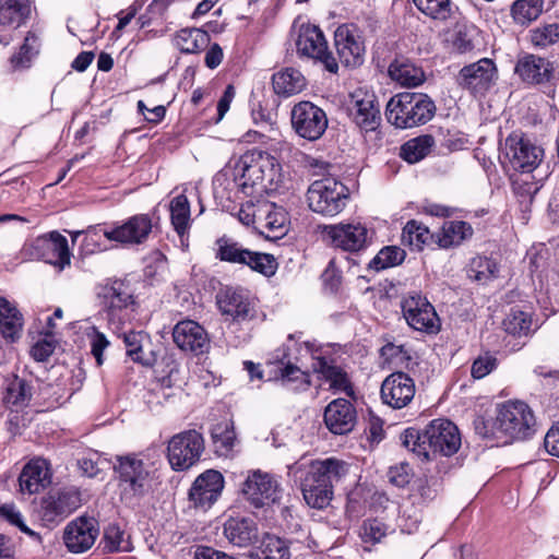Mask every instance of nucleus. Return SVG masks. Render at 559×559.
Returning a JSON list of instances; mask_svg holds the SVG:
<instances>
[{"instance_id":"54","label":"nucleus","mask_w":559,"mask_h":559,"mask_svg":"<svg viewBox=\"0 0 559 559\" xmlns=\"http://www.w3.org/2000/svg\"><path fill=\"white\" fill-rule=\"evenodd\" d=\"M104 549L109 552L130 551L132 549L129 536L117 525H109L104 534Z\"/></svg>"},{"instance_id":"5","label":"nucleus","mask_w":559,"mask_h":559,"mask_svg":"<svg viewBox=\"0 0 559 559\" xmlns=\"http://www.w3.org/2000/svg\"><path fill=\"white\" fill-rule=\"evenodd\" d=\"M436 112L432 99L423 93L403 92L394 95L386 104L388 121L399 129H409L430 121Z\"/></svg>"},{"instance_id":"38","label":"nucleus","mask_w":559,"mask_h":559,"mask_svg":"<svg viewBox=\"0 0 559 559\" xmlns=\"http://www.w3.org/2000/svg\"><path fill=\"white\" fill-rule=\"evenodd\" d=\"M40 46V36L37 33L29 31L26 34L19 51L13 53L10 58L11 68L15 71L28 69L34 58L39 53Z\"/></svg>"},{"instance_id":"19","label":"nucleus","mask_w":559,"mask_h":559,"mask_svg":"<svg viewBox=\"0 0 559 559\" xmlns=\"http://www.w3.org/2000/svg\"><path fill=\"white\" fill-rule=\"evenodd\" d=\"M225 479L221 472L206 469L200 474L189 489V502L195 510L205 512L211 509L221 497Z\"/></svg>"},{"instance_id":"51","label":"nucleus","mask_w":559,"mask_h":559,"mask_svg":"<svg viewBox=\"0 0 559 559\" xmlns=\"http://www.w3.org/2000/svg\"><path fill=\"white\" fill-rule=\"evenodd\" d=\"M498 265L496 261L487 257L472 259L468 267V276L477 282L486 283L496 277Z\"/></svg>"},{"instance_id":"16","label":"nucleus","mask_w":559,"mask_h":559,"mask_svg":"<svg viewBox=\"0 0 559 559\" xmlns=\"http://www.w3.org/2000/svg\"><path fill=\"white\" fill-rule=\"evenodd\" d=\"M347 112L352 121L361 132L376 131L381 122L380 109L373 92L356 88L349 95Z\"/></svg>"},{"instance_id":"30","label":"nucleus","mask_w":559,"mask_h":559,"mask_svg":"<svg viewBox=\"0 0 559 559\" xmlns=\"http://www.w3.org/2000/svg\"><path fill=\"white\" fill-rule=\"evenodd\" d=\"M324 423L335 435L348 433L356 424V409L349 401L336 399L325 407Z\"/></svg>"},{"instance_id":"45","label":"nucleus","mask_w":559,"mask_h":559,"mask_svg":"<svg viewBox=\"0 0 559 559\" xmlns=\"http://www.w3.org/2000/svg\"><path fill=\"white\" fill-rule=\"evenodd\" d=\"M211 435L216 452L222 455H226L233 450L236 441V435L231 423L225 420L216 424L212 428Z\"/></svg>"},{"instance_id":"34","label":"nucleus","mask_w":559,"mask_h":559,"mask_svg":"<svg viewBox=\"0 0 559 559\" xmlns=\"http://www.w3.org/2000/svg\"><path fill=\"white\" fill-rule=\"evenodd\" d=\"M24 319L16 305L0 296V333L11 342L20 338Z\"/></svg>"},{"instance_id":"64","label":"nucleus","mask_w":559,"mask_h":559,"mask_svg":"<svg viewBox=\"0 0 559 559\" xmlns=\"http://www.w3.org/2000/svg\"><path fill=\"white\" fill-rule=\"evenodd\" d=\"M544 444L550 455L559 457V425L552 426L548 430Z\"/></svg>"},{"instance_id":"43","label":"nucleus","mask_w":559,"mask_h":559,"mask_svg":"<svg viewBox=\"0 0 559 559\" xmlns=\"http://www.w3.org/2000/svg\"><path fill=\"white\" fill-rule=\"evenodd\" d=\"M171 224L179 236L190 227V203L185 194L175 197L169 204Z\"/></svg>"},{"instance_id":"49","label":"nucleus","mask_w":559,"mask_h":559,"mask_svg":"<svg viewBox=\"0 0 559 559\" xmlns=\"http://www.w3.org/2000/svg\"><path fill=\"white\" fill-rule=\"evenodd\" d=\"M264 163H267V167L263 168V182L259 186L258 193L276 191L283 183L281 166L275 158L266 153Z\"/></svg>"},{"instance_id":"48","label":"nucleus","mask_w":559,"mask_h":559,"mask_svg":"<svg viewBox=\"0 0 559 559\" xmlns=\"http://www.w3.org/2000/svg\"><path fill=\"white\" fill-rule=\"evenodd\" d=\"M148 340V336L142 332L129 331L123 334V343L127 348V355L135 362L142 365H150L151 361L144 356L143 345Z\"/></svg>"},{"instance_id":"21","label":"nucleus","mask_w":559,"mask_h":559,"mask_svg":"<svg viewBox=\"0 0 559 559\" xmlns=\"http://www.w3.org/2000/svg\"><path fill=\"white\" fill-rule=\"evenodd\" d=\"M217 305L226 321L242 324L255 318V305L242 288H227L217 296Z\"/></svg>"},{"instance_id":"50","label":"nucleus","mask_w":559,"mask_h":559,"mask_svg":"<svg viewBox=\"0 0 559 559\" xmlns=\"http://www.w3.org/2000/svg\"><path fill=\"white\" fill-rule=\"evenodd\" d=\"M260 559H289L287 543L276 535L266 534L261 542Z\"/></svg>"},{"instance_id":"4","label":"nucleus","mask_w":559,"mask_h":559,"mask_svg":"<svg viewBox=\"0 0 559 559\" xmlns=\"http://www.w3.org/2000/svg\"><path fill=\"white\" fill-rule=\"evenodd\" d=\"M114 469L124 501L141 499L152 493L157 485L156 469L139 454L117 456Z\"/></svg>"},{"instance_id":"32","label":"nucleus","mask_w":559,"mask_h":559,"mask_svg":"<svg viewBox=\"0 0 559 559\" xmlns=\"http://www.w3.org/2000/svg\"><path fill=\"white\" fill-rule=\"evenodd\" d=\"M313 371L319 373L321 379L329 383V389L334 393H344L347 396L354 395V388L348 373L340 366L318 357L312 365Z\"/></svg>"},{"instance_id":"15","label":"nucleus","mask_w":559,"mask_h":559,"mask_svg":"<svg viewBox=\"0 0 559 559\" xmlns=\"http://www.w3.org/2000/svg\"><path fill=\"white\" fill-rule=\"evenodd\" d=\"M323 235L333 247L352 253L365 250L372 239V231L359 222L324 226Z\"/></svg>"},{"instance_id":"25","label":"nucleus","mask_w":559,"mask_h":559,"mask_svg":"<svg viewBox=\"0 0 559 559\" xmlns=\"http://www.w3.org/2000/svg\"><path fill=\"white\" fill-rule=\"evenodd\" d=\"M415 396L414 380L402 371L389 374L381 384V400L395 409L407 406Z\"/></svg>"},{"instance_id":"37","label":"nucleus","mask_w":559,"mask_h":559,"mask_svg":"<svg viewBox=\"0 0 559 559\" xmlns=\"http://www.w3.org/2000/svg\"><path fill=\"white\" fill-rule=\"evenodd\" d=\"M473 227L467 222H444L438 237V243L444 249L460 246L463 241L469 239L473 236Z\"/></svg>"},{"instance_id":"35","label":"nucleus","mask_w":559,"mask_h":559,"mask_svg":"<svg viewBox=\"0 0 559 559\" xmlns=\"http://www.w3.org/2000/svg\"><path fill=\"white\" fill-rule=\"evenodd\" d=\"M29 13L28 0H0V31L19 26ZM10 36L0 35V44L8 45Z\"/></svg>"},{"instance_id":"27","label":"nucleus","mask_w":559,"mask_h":559,"mask_svg":"<svg viewBox=\"0 0 559 559\" xmlns=\"http://www.w3.org/2000/svg\"><path fill=\"white\" fill-rule=\"evenodd\" d=\"M98 535L94 519L79 518L70 522L63 534L64 544L71 552H83L90 549Z\"/></svg>"},{"instance_id":"23","label":"nucleus","mask_w":559,"mask_h":559,"mask_svg":"<svg viewBox=\"0 0 559 559\" xmlns=\"http://www.w3.org/2000/svg\"><path fill=\"white\" fill-rule=\"evenodd\" d=\"M514 70L523 82L533 85L555 84L559 81L556 63L532 53L520 57Z\"/></svg>"},{"instance_id":"60","label":"nucleus","mask_w":559,"mask_h":559,"mask_svg":"<svg viewBox=\"0 0 559 559\" xmlns=\"http://www.w3.org/2000/svg\"><path fill=\"white\" fill-rule=\"evenodd\" d=\"M497 367V359L490 354H485L476 358L472 365V376L475 379H483Z\"/></svg>"},{"instance_id":"63","label":"nucleus","mask_w":559,"mask_h":559,"mask_svg":"<svg viewBox=\"0 0 559 559\" xmlns=\"http://www.w3.org/2000/svg\"><path fill=\"white\" fill-rule=\"evenodd\" d=\"M194 559H236L225 552L218 551L210 546L199 545L193 550Z\"/></svg>"},{"instance_id":"53","label":"nucleus","mask_w":559,"mask_h":559,"mask_svg":"<svg viewBox=\"0 0 559 559\" xmlns=\"http://www.w3.org/2000/svg\"><path fill=\"white\" fill-rule=\"evenodd\" d=\"M502 324L508 334L526 336L531 331L532 320L527 313L521 310H512L503 320Z\"/></svg>"},{"instance_id":"24","label":"nucleus","mask_w":559,"mask_h":559,"mask_svg":"<svg viewBox=\"0 0 559 559\" xmlns=\"http://www.w3.org/2000/svg\"><path fill=\"white\" fill-rule=\"evenodd\" d=\"M403 316L411 328L428 333L437 332L439 318L433 306L418 294L408 295L402 301Z\"/></svg>"},{"instance_id":"33","label":"nucleus","mask_w":559,"mask_h":559,"mask_svg":"<svg viewBox=\"0 0 559 559\" xmlns=\"http://www.w3.org/2000/svg\"><path fill=\"white\" fill-rule=\"evenodd\" d=\"M224 535L231 544L245 547L257 539V524L250 518H229L224 523Z\"/></svg>"},{"instance_id":"8","label":"nucleus","mask_w":559,"mask_h":559,"mask_svg":"<svg viewBox=\"0 0 559 559\" xmlns=\"http://www.w3.org/2000/svg\"><path fill=\"white\" fill-rule=\"evenodd\" d=\"M153 231V223L147 214H136L128 218L123 224L111 229L91 228L84 238V248L88 252H94L96 241L103 233L104 237L110 241H116L124 246H139L147 241ZM97 250H102L100 247Z\"/></svg>"},{"instance_id":"12","label":"nucleus","mask_w":559,"mask_h":559,"mask_svg":"<svg viewBox=\"0 0 559 559\" xmlns=\"http://www.w3.org/2000/svg\"><path fill=\"white\" fill-rule=\"evenodd\" d=\"M535 423L534 414L526 403L509 401L498 408L495 428L511 439H525L532 433Z\"/></svg>"},{"instance_id":"56","label":"nucleus","mask_w":559,"mask_h":559,"mask_svg":"<svg viewBox=\"0 0 559 559\" xmlns=\"http://www.w3.org/2000/svg\"><path fill=\"white\" fill-rule=\"evenodd\" d=\"M559 40V24H546L531 31V41L536 47H547Z\"/></svg>"},{"instance_id":"29","label":"nucleus","mask_w":559,"mask_h":559,"mask_svg":"<svg viewBox=\"0 0 559 559\" xmlns=\"http://www.w3.org/2000/svg\"><path fill=\"white\" fill-rule=\"evenodd\" d=\"M176 345L186 352L202 354L209 346L206 331L198 322L185 320L178 322L173 331Z\"/></svg>"},{"instance_id":"6","label":"nucleus","mask_w":559,"mask_h":559,"mask_svg":"<svg viewBox=\"0 0 559 559\" xmlns=\"http://www.w3.org/2000/svg\"><path fill=\"white\" fill-rule=\"evenodd\" d=\"M312 345L308 342L299 343L294 335H289L286 343L275 349L273 353L274 362L281 364L280 376L276 381L281 386L293 391L300 392L309 389L311 382L306 371L292 362V359L298 361L306 354H311Z\"/></svg>"},{"instance_id":"36","label":"nucleus","mask_w":559,"mask_h":559,"mask_svg":"<svg viewBox=\"0 0 559 559\" xmlns=\"http://www.w3.org/2000/svg\"><path fill=\"white\" fill-rule=\"evenodd\" d=\"M274 92L282 97H290L300 93L306 86L305 76L294 68H286L273 74Z\"/></svg>"},{"instance_id":"55","label":"nucleus","mask_w":559,"mask_h":559,"mask_svg":"<svg viewBox=\"0 0 559 559\" xmlns=\"http://www.w3.org/2000/svg\"><path fill=\"white\" fill-rule=\"evenodd\" d=\"M419 11L435 20H445L451 12L449 0H413Z\"/></svg>"},{"instance_id":"14","label":"nucleus","mask_w":559,"mask_h":559,"mask_svg":"<svg viewBox=\"0 0 559 559\" xmlns=\"http://www.w3.org/2000/svg\"><path fill=\"white\" fill-rule=\"evenodd\" d=\"M203 451L204 439L194 429L173 436L167 444V457L174 471L190 468L200 460Z\"/></svg>"},{"instance_id":"10","label":"nucleus","mask_w":559,"mask_h":559,"mask_svg":"<svg viewBox=\"0 0 559 559\" xmlns=\"http://www.w3.org/2000/svg\"><path fill=\"white\" fill-rule=\"evenodd\" d=\"M348 199V189L334 178L313 181L308 188L309 207L325 216H335L343 211Z\"/></svg>"},{"instance_id":"47","label":"nucleus","mask_w":559,"mask_h":559,"mask_svg":"<svg viewBox=\"0 0 559 559\" xmlns=\"http://www.w3.org/2000/svg\"><path fill=\"white\" fill-rule=\"evenodd\" d=\"M543 5V0H516L511 9L512 16L519 24H528L540 15Z\"/></svg>"},{"instance_id":"46","label":"nucleus","mask_w":559,"mask_h":559,"mask_svg":"<svg viewBox=\"0 0 559 559\" xmlns=\"http://www.w3.org/2000/svg\"><path fill=\"white\" fill-rule=\"evenodd\" d=\"M31 386L17 377L10 380L5 386L3 401L7 405L24 406L31 400Z\"/></svg>"},{"instance_id":"9","label":"nucleus","mask_w":559,"mask_h":559,"mask_svg":"<svg viewBox=\"0 0 559 559\" xmlns=\"http://www.w3.org/2000/svg\"><path fill=\"white\" fill-rule=\"evenodd\" d=\"M216 247L215 257L223 262L246 265L267 277L277 270V262L272 254L249 250L231 238L217 239Z\"/></svg>"},{"instance_id":"59","label":"nucleus","mask_w":559,"mask_h":559,"mask_svg":"<svg viewBox=\"0 0 559 559\" xmlns=\"http://www.w3.org/2000/svg\"><path fill=\"white\" fill-rule=\"evenodd\" d=\"M0 516L5 519L12 525L17 526L23 533L31 536L35 535V532L26 526L23 516L19 509L14 504H3L0 507Z\"/></svg>"},{"instance_id":"3","label":"nucleus","mask_w":559,"mask_h":559,"mask_svg":"<svg viewBox=\"0 0 559 559\" xmlns=\"http://www.w3.org/2000/svg\"><path fill=\"white\" fill-rule=\"evenodd\" d=\"M504 156L515 171L531 175L532 181L522 179L523 190L536 194L549 176V167L543 165L544 150L522 134L512 133L506 139Z\"/></svg>"},{"instance_id":"61","label":"nucleus","mask_w":559,"mask_h":559,"mask_svg":"<svg viewBox=\"0 0 559 559\" xmlns=\"http://www.w3.org/2000/svg\"><path fill=\"white\" fill-rule=\"evenodd\" d=\"M55 348V341L51 337H45L33 345L31 355L36 361H45L51 356Z\"/></svg>"},{"instance_id":"2","label":"nucleus","mask_w":559,"mask_h":559,"mask_svg":"<svg viewBox=\"0 0 559 559\" xmlns=\"http://www.w3.org/2000/svg\"><path fill=\"white\" fill-rule=\"evenodd\" d=\"M401 439L405 448L424 461H429L437 454L453 455L461 447L457 427L444 418L433 419L423 430L408 428Z\"/></svg>"},{"instance_id":"44","label":"nucleus","mask_w":559,"mask_h":559,"mask_svg":"<svg viewBox=\"0 0 559 559\" xmlns=\"http://www.w3.org/2000/svg\"><path fill=\"white\" fill-rule=\"evenodd\" d=\"M428 227L421 223L412 219L406 223L402 231V242L409 246L413 250L420 251L430 238Z\"/></svg>"},{"instance_id":"26","label":"nucleus","mask_w":559,"mask_h":559,"mask_svg":"<svg viewBox=\"0 0 559 559\" xmlns=\"http://www.w3.org/2000/svg\"><path fill=\"white\" fill-rule=\"evenodd\" d=\"M496 76V67L490 59L465 66L459 75L460 85L473 94H484L491 85Z\"/></svg>"},{"instance_id":"41","label":"nucleus","mask_w":559,"mask_h":559,"mask_svg":"<svg viewBox=\"0 0 559 559\" xmlns=\"http://www.w3.org/2000/svg\"><path fill=\"white\" fill-rule=\"evenodd\" d=\"M435 144L430 134L419 135L411 139L401 146V157L409 164H415L428 155Z\"/></svg>"},{"instance_id":"11","label":"nucleus","mask_w":559,"mask_h":559,"mask_svg":"<svg viewBox=\"0 0 559 559\" xmlns=\"http://www.w3.org/2000/svg\"><path fill=\"white\" fill-rule=\"evenodd\" d=\"M240 492L254 508H264L277 503L283 493L280 479L267 472L251 469L241 483Z\"/></svg>"},{"instance_id":"13","label":"nucleus","mask_w":559,"mask_h":559,"mask_svg":"<svg viewBox=\"0 0 559 559\" xmlns=\"http://www.w3.org/2000/svg\"><path fill=\"white\" fill-rule=\"evenodd\" d=\"M22 254L29 260H44L60 270L71 263L68 240L58 231H51L24 243Z\"/></svg>"},{"instance_id":"42","label":"nucleus","mask_w":559,"mask_h":559,"mask_svg":"<svg viewBox=\"0 0 559 559\" xmlns=\"http://www.w3.org/2000/svg\"><path fill=\"white\" fill-rule=\"evenodd\" d=\"M389 73L394 81L406 87H416L425 81L423 70L412 63H392Z\"/></svg>"},{"instance_id":"52","label":"nucleus","mask_w":559,"mask_h":559,"mask_svg":"<svg viewBox=\"0 0 559 559\" xmlns=\"http://www.w3.org/2000/svg\"><path fill=\"white\" fill-rule=\"evenodd\" d=\"M405 251L395 246L382 248L370 261L369 266L376 271L401 264L405 259Z\"/></svg>"},{"instance_id":"58","label":"nucleus","mask_w":559,"mask_h":559,"mask_svg":"<svg viewBox=\"0 0 559 559\" xmlns=\"http://www.w3.org/2000/svg\"><path fill=\"white\" fill-rule=\"evenodd\" d=\"M87 337L91 345V352L95 357L97 365H103V353L109 346V341L105 334L99 332L95 326L90 328Z\"/></svg>"},{"instance_id":"28","label":"nucleus","mask_w":559,"mask_h":559,"mask_svg":"<svg viewBox=\"0 0 559 559\" xmlns=\"http://www.w3.org/2000/svg\"><path fill=\"white\" fill-rule=\"evenodd\" d=\"M286 222V213L282 207L266 201L259 202L255 229L263 237L270 240L282 238L287 231Z\"/></svg>"},{"instance_id":"18","label":"nucleus","mask_w":559,"mask_h":559,"mask_svg":"<svg viewBox=\"0 0 559 559\" xmlns=\"http://www.w3.org/2000/svg\"><path fill=\"white\" fill-rule=\"evenodd\" d=\"M81 504L80 492L74 487L49 491L40 502L39 514L46 524L62 521Z\"/></svg>"},{"instance_id":"40","label":"nucleus","mask_w":559,"mask_h":559,"mask_svg":"<svg viewBox=\"0 0 559 559\" xmlns=\"http://www.w3.org/2000/svg\"><path fill=\"white\" fill-rule=\"evenodd\" d=\"M99 296L103 299L104 307L111 313L116 310L127 308L132 304V295L128 290L127 286L119 281L105 285L102 288Z\"/></svg>"},{"instance_id":"17","label":"nucleus","mask_w":559,"mask_h":559,"mask_svg":"<svg viewBox=\"0 0 559 559\" xmlns=\"http://www.w3.org/2000/svg\"><path fill=\"white\" fill-rule=\"evenodd\" d=\"M296 47L300 56L318 59L324 63L329 72H337L338 64L335 58L329 52L323 32L317 25L310 23L300 25Z\"/></svg>"},{"instance_id":"22","label":"nucleus","mask_w":559,"mask_h":559,"mask_svg":"<svg viewBox=\"0 0 559 559\" xmlns=\"http://www.w3.org/2000/svg\"><path fill=\"white\" fill-rule=\"evenodd\" d=\"M334 46L345 67L356 68L362 64L366 48L361 33L355 24H343L336 28Z\"/></svg>"},{"instance_id":"1","label":"nucleus","mask_w":559,"mask_h":559,"mask_svg":"<svg viewBox=\"0 0 559 559\" xmlns=\"http://www.w3.org/2000/svg\"><path fill=\"white\" fill-rule=\"evenodd\" d=\"M348 473V464L336 457L299 461L288 474L299 481L306 503L313 509L326 508L333 499V487Z\"/></svg>"},{"instance_id":"57","label":"nucleus","mask_w":559,"mask_h":559,"mask_svg":"<svg viewBox=\"0 0 559 559\" xmlns=\"http://www.w3.org/2000/svg\"><path fill=\"white\" fill-rule=\"evenodd\" d=\"M386 535V526L379 520L365 521L360 528V537L366 544L379 543Z\"/></svg>"},{"instance_id":"7","label":"nucleus","mask_w":559,"mask_h":559,"mask_svg":"<svg viewBox=\"0 0 559 559\" xmlns=\"http://www.w3.org/2000/svg\"><path fill=\"white\" fill-rule=\"evenodd\" d=\"M266 153L257 148L249 150L238 158L231 159L228 165L215 176V182L233 177V181L245 194L258 193L263 182V168Z\"/></svg>"},{"instance_id":"31","label":"nucleus","mask_w":559,"mask_h":559,"mask_svg":"<svg viewBox=\"0 0 559 559\" xmlns=\"http://www.w3.org/2000/svg\"><path fill=\"white\" fill-rule=\"evenodd\" d=\"M51 481L48 462L44 459L29 461L19 476L20 491L34 495L45 489Z\"/></svg>"},{"instance_id":"39","label":"nucleus","mask_w":559,"mask_h":559,"mask_svg":"<svg viewBox=\"0 0 559 559\" xmlns=\"http://www.w3.org/2000/svg\"><path fill=\"white\" fill-rule=\"evenodd\" d=\"M173 43L183 53H198L209 45L210 36L200 28H182L177 32Z\"/></svg>"},{"instance_id":"20","label":"nucleus","mask_w":559,"mask_h":559,"mask_svg":"<svg viewBox=\"0 0 559 559\" xmlns=\"http://www.w3.org/2000/svg\"><path fill=\"white\" fill-rule=\"evenodd\" d=\"M292 126L299 136L316 141L325 132L328 118L320 107L310 102H300L293 107Z\"/></svg>"},{"instance_id":"62","label":"nucleus","mask_w":559,"mask_h":559,"mask_svg":"<svg viewBox=\"0 0 559 559\" xmlns=\"http://www.w3.org/2000/svg\"><path fill=\"white\" fill-rule=\"evenodd\" d=\"M259 203L246 202L238 211V218L243 225H253L257 228Z\"/></svg>"}]
</instances>
